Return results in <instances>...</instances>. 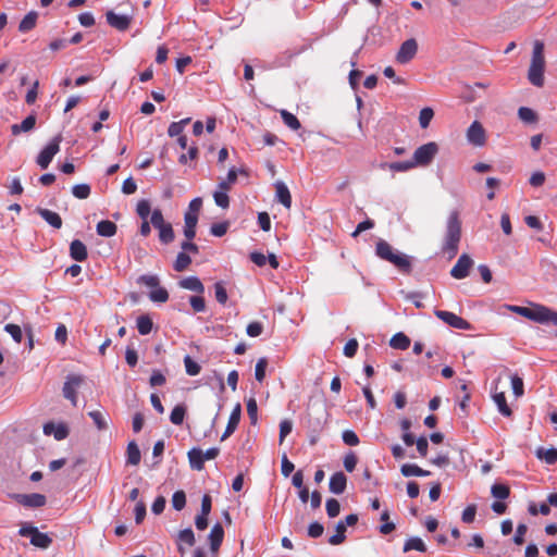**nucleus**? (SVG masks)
<instances>
[{
  "mask_svg": "<svg viewBox=\"0 0 557 557\" xmlns=\"http://www.w3.org/2000/svg\"><path fill=\"white\" fill-rule=\"evenodd\" d=\"M506 308L509 311L524 317L531 321L542 324L553 323L554 325H557V312L543 305H534L532 307L507 305Z\"/></svg>",
  "mask_w": 557,
  "mask_h": 557,
  "instance_id": "1",
  "label": "nucleus"
},
{
  "mask_svg": "<svg viewBox=\"0 0 557 557\" xmlns=\"http://www.w3.org/2000/svg\"><path fill=\"white\" fill-rule=\"evenodd\" d=\"M545 72V57H544V42L535 40L533 42V50L530 66L528 70V79L535 87L544 85Z\"/></svg>",
  "mask_w": 557,
  "mask_h": 557,
  "instance_id": "2",
  "label": "nucleus"
},
{
  "mask_svg": "<svg viewBox=\"0 0 557 557\" xmlns=\"http://www.w3.org/2000/svg\"><path fill=\"white\" fill-rule=\"evenodd\" d=\"M376 256L391 262L403 273L411 272V261L409 256L395 250L387 242L380 239L375 247Z\"/></svg>",
  "mask_w": 557,
  "mask_h": 557,
  "instance_id": "3",
  "label": "nucleus"
},
{
  "mask_svg": "<svg viewBox=\"0 0 557 557\" xmlns=\"http://www.w3.org/2000/svg\"><path fill=\"white\" fill-rule=\"evenodd\" d=\"M461 237V222L459 220V214L457 211H453L449 213L447 223H446V234L445 240L443 245V250L446 252L449 258L456 256L458 251V245Z\"/></svg>",
  "mask_w": 557,
  "mask_h": 557,
  "instance_id": "4",
  "label": "nucleus"
},
{
  "mask_svg": "<svg viewBox=\"0 0 557 557\" xmlns=\"http://www.w3.org/2000/svg\"><path fill=\"white\" fill-rule=\"evenodd\" d=\"M21 536H29L32 545L46 549L52 543V540L47 533H41L39 530L30 524H24L18 530Z\"/></svg>",
  "mask_w": 557,
  "mask_h": 557,
  "instance_id": "5",
  "label": "nucleus"
},
{
  "mask_svg": "<svg viewBox=\"0 0 557 557\" xmlns=\"http://www.w3.org/2000/svg\"><path fill=\"white\" fill-rule=\"evenodd\" d=\"M61 141L62 137L58 135L39 152L36 162L42 170L49 166L53 157L60 151Z\"/></svg>",
  "mask_w": 557,
  "mask_h": 557,
  "instance_id": "6",
  "label": "nucleus"
},
{
  "mask_svg": "<svg viewBox=\"0 0 557 557\" xmlns=\"http://www.w3.org/2000/svg\"><path fill=\"white\" fill-rule=\"evenodd\" d=\"M437 151L438 146L433 141L420 146L413 153L412 162H414V166L428 165L434 159Z\"/></svg>",
  "mask_w": 557,
  "mask_h": 557,
  "instance_id": "7",
  "label": "nucleus"
},
{
  "mask_svg": "<svg viewBox=\"0 0 557 557\" xmlns=\"http://www.w3.org/2000/svg\"><path fill=\"white\" fill-rule=\"evenodd\" d=\"M417 52H418L417 40L414 38L407 39L400 45V47L395 55V60L399 64H403V65L407 64L416 57Z\"/></svg>",
  "mask_w": 557,
  "mask_h": 557,
  "instance_id": "8",
  "label": "nucleus"
},
{
  "mask_svg": "<svg viewBox=\"0 0 557 557\" xmlns=\"http://www.w3.org/2000/svg\"><path fill=\"white\" fill-rule=\"evenodd\" d=\"M83 383V377L76 374L66 376L63 385V396L69 399L73 406L77 405V389Z\"/></svg>",
  "mask_w": 557,
  "mask_h": 557,
  "instance_id": "9",
  "label": "nucleus"
},
{
  "mask_svg": "<svg viewBox=\"0 0 557 557\" xmlns=\"http://www.w3.org/2000/svg\"><path fill=\"white\" fill-rule=\"evenodd\" d=\"M435 315L451 327H455L458 330H470L471 329V324L467 320L455 314L454 312L436 310Z\"/></svg>",
  "mask_w": 557,
  "mask_h": 557,
  "instance_id": "10",
  "label": "nucleus"
},
{
  "mask_svg": "<svg viewBox=\"0 0 557 557\" xmlns=\"http://www.w3.org/2000/svg\"><path fill=\"white\" fill-rule=\"evenodd\" d=\"M11 497L15 499L20 505L28 508L42 507L47 502L46 496L39 493L13 494Z\"/></svg>",
  "mask_w": 557,
  "mask_h": 557,
  "instance_id": "11",
  "label": "nucleus"
},
{
  "mask_svg": "<svg viewBox=\"0 0 557 557\" xmlns=\"http://www.w3.org/2000/svg\"><path fill=\"white\" fill-rule=\"evenodd\" d=\"M473 265V260L466 253L461 255L456 264L450 270V275L454 278L461 280L469 275L470 269Z\"/></svg>",
  "mask_w": 557,
  "mask_h": 557,
  "instance_id": "12",
  "label": "nucleus"
},
{
  "mask_svg": "<svg viewBox=\"0 0 557 557\" xmlns=\"http://www.w3.org/2000/svg\"><path fill=\"white\" fill-rule=\"evenodd\" d=\"M467 139L468 141L475 146V147H482L485 145L486 136H485V129L483 128L482 124L478 121H474L469 128L467 129Z\"/></svg>",
  "mask_w": 557,
  "mask_h": 557,
  "instance_id": "13",
  "label": "nucleus"
},
{
  "mask_svg": "<svg viewBox=\"0 0 557 557\" xmlns=\"http://www.w3.org/2000/svg\"><path fill=\"white\" fill-rule=\"evenodd\" d=\"M108 24L117 29V30H126L132 22V17L128 15L116 14L113 11H108L106 14Z\"/></svg>",
  "mask_w": 557,
  "mask_h": 557,
  "instance_id": "14",
  "label": "nucleus"
},
{
  "mask_svg": "<svg viewBox=\"0 0 557 557\" xmlns=\"http://www.w3.org/2000/svg\"><path fill=\"white\" fill-rule=\"evenodd\" d=\"M240 414H242V406H240V404H236V406L233 408V410L231 412L226 429L221 436V441H225L228 436H231L235 432V430L237 429L239 421H240Z\"/></svg>",
  "mask_w": 557,
  "mask_h": 557,
  "instance_id": "15",
  "label": "nucleus"
},
{
  "mask_svg": "<svg viewBox=\"0 0 557 557\" xmlns=\"http://www.w3.org/2000/svg\"><path fill=\"white\" fill-rule=\"evenodd\" d=\"M44 433L46 435H53L57 441H62L69 435V429L64 423L49 422L44 425Z\"/></svg>",
  "mask_w": 557,
  "mask_h": 557,
  "instance_id": "16",
  "label": "nucleus"
},
{
  "mask_svg": "<svg viewBox=\"0 0 557 557\" xmlns=\"http://www.w3.org/2000/svg\"><path fill=\"white\" fill-rule=\"evenodd\" d=\"M224 537V530L220 523L212 527L209 533L210 549L213 554L218 553Z\"/></svg>",
  "mask_w": 557,
  "mask_h": 557,
  "instance_id": "17",
  "label": "nucleus"
},
{
  "mask_svg": "<svg viewBox=\"0 0 557 557\" xmlns=\"http://www.w3.org/2000/svg\"><path fill=\"white\" fill-rule=\"evenodd\" d=\"M276 200L282 203L285 208L289 209L292 206V196L288 187L285 183L277 181L274 184Z\"/></svg>",
  "mask_w": 557,
  "mask_h": 557,
  "instance_id": "18",
  "label": "nucleus"
},
{
  "mask_svg": "<svg viewBox=\"0 0 557 557\" xmlns=\"http://www.w3.org/2000/svg\"><path fill=\"white\" fill-rule=\"evenodd\" d=\"M347 478L343 472H336L330 478V491L334 494H343L346 490Z\"/></svg>",
  "mask_w": 557,
  "mask_h": 557,
  "instance_id": "19",
  "label": "nucleus"
},
{
  "mask_svg": "<svg viewBox=\"0 0 557 557\" xmlns=\"http://www.w3.org/2000/svg\"><path fill=\"white\" fill-rule=\"evenodd\" d=\"M36 212L52 227L60 228L62 226V219L57 212L44 208H37Z\"/></svg>",
  "mask_w": 557,
  "mask_h": 557,
  "instance_id": "20",
  "label": "nucleus"
},
{
  "mask_svg": "<svg viewBox=\"0 0 557 557\" xmlns=\"http://www.w3.org/2000/svg\"><path fill=\"white\" fill-rule=\"evenodd\" d=\"M188 460L190 468L197 471H200L203 469L205 465V458H203V451L200 448H191L188 454Z\"/></svg>",
  "mask_w": 557,
  "mask_h": 557,
  "instance_id": "21",
  "label": "nucleus"
},
{
  "mask_svg": "<svg viewBox=\"0 0 557 557\" xmlns=\"http://www.w3.org/2000/svg\"><path fill=\"white\" fill-rule=\"evenodd\" d=\"M178 285L182 288L202 294L205 286L197 276H188L180 281Z\"/></svg>",
  "mask_w": 557,
  "mask_h": 557,
  "instance_id": "22",
  "label": "nucleus"
},
{
  "mask_svg": "<svg viewBox=\"0 0 557 557\" xmlns=\"http://www.w3.org/2000/svg\"><path fill=\"white\" fill-rule=\"evenodd\" d=\"M198 223V216L185 213L184 215V235L188 240H191L196 236V226Z\"/></svg>",
  "mask_w": 557,
  "mask_h": 557,
  "instance_id": "23",
  "label": "nucleus"
},
{
  "mask_svg": "<svg viewBox=\"0 0 557 557\" xmlns=\"http://www.w3.org/2000/svg\"><path fill=\"white\" fill-rule=\"evenodd\" d=\"M70 255L76 261H84L87 258V248L83 242L75 239L71 243Z\"/></svg>",
  "mask_w": 557,
  "mask_h": 557,
  "instance_id": "24",
  "label": "nucleus"
},
{
  "mask_svg": "<svg viewBox=\"0 0 557 557\" xmlns=\"http://www.w3.org/2000/svg\"><path fill=\"white\" fill-rule=\"evenodd\" d=\"M35 125L36 116L34 114H30L26 119H24L21 124H13L11 126V132L13 135H18L22 132H30L35 127Z\"/></svg>",
  "mask_w": 557,
  "mask_h": 557,
  "instance_id": "25",
  "label": "nucleus"
},
{
  "mask_svg": "<svg viewBox=\"0 0 557 557\" xmlns=\"http://www.w3.org/2000/svg\"><path fill=\"white\" fill-rule=\"evenodd\" d=\"M182 544L193 546L195 544V534L190 528L180 531L177 535V549L181 554H184Z\"/></svg>",
  "mask_w": 557,
  "mask_h": 557,
  "instance_id": "26",
  "label": "nucleus"
},
{
  "mask_svg": "<svg viewBox=\"0 0 557 557\" xmlns=\"http://www.w3.org/2000/svg\"><path fill=\"white\" fill-rule=\"evenodd\" d=\"M400 472L404 476H428L430 475V471L421 469L419 466L414 463H405L400 468Z\"/></svg>",
  "mask_w": 557,
  "mask_h": 557,
  "instance_id": "27",
  "label": "nucleus"
},
{
  "mask_svg": "<svg viewBox=\"0 0 557 557\" xmlns=\"http://www.w3.org/2000/svg\"><path fill=\"white\" fill-rule=\"evenodd\" d=\"M382 169H388L393 172H407L414 166V162L412 160L408 161H399V162H392V163H383L381 164Z\"/></svg>",
  "mask_w": 557,
  "mask_h": 557,
  "instance_id": "28",
  "label": "nucleus"
},
{
  "mask_svg": "<svg viewBox=\"0 0 557 557\" xmlns=\"http://www.w3.org/2000/svg\"><path fill=\"white\" fill-rule=\"evenodd\" d=\"M97 233L103 237H111L116 233V225L112 221L103 220L97 224Z\"/></svg>",
  "mask_w": 557,
  "mask_h": 557,
  "instance_id": "29",
  "label": "nucleus"
},
{
  "mask_svg": "<svg viewBox=\"0 0 557 557\" xmlns=\"http://www.w3.org/2000/svg\"><path fill=\"white\" fill-rule=\"evenodd\" d=\"M38 14L35 11L28 12L20 22L18 30L27 33L36 26Z\"/></svg>",
  "mask_w": 557,
  "mask_h": 557,
  "instance_id": "30",
  "label": "nucleus"
},
{
  "mask_svg": "<svg viewBox=\"0 0 557 557\" xmlns=\"http://www.w3.org/2000/svg\"><path fill=\"white\" fill-rule=\"evenodd\" d=\"M137 330L140 335H148L153 327L152 320L149 315L143 314L137 318L136 321Z\"/></svg>",
  "mask_w": 557,
  "mask_h": 557,
  "instance_id": "31",
  "label": "nucleus"
},
{
  "mask_svg": "<svg viewBox=\"0 0 557 557\" xmlns=\"http://www.w3.org/2000/svg\"><path fill=\"white\" fill-rule=\"evenodd\" d=\"M389 345L395 349L405 350L410 346V339L404 333H397L391 338Z\"/></svg>",
  "mask_w": 557,
  "mask_h": 557,
  "instance_id": "32",
  "label": "nucleus"
},
{
  "mask_svg": "<svg viewBox=\"0 0 557 557\" xmlns=\"http://www.w3.org/2000/svg\"><path fill=\"white\" fill-rule=\"evenodd\" d=\"M159 231V239L162 244H170L174 240V231L171 223H165L164 225L157 228Z\"/></svg>",
  "mask_w": 557,
  "mask_h": 557,
  "instance_id": "33",
  "label": "nucleus"
},
{
  "mask_svg": "<svg viewBox=\"0 0 557 557\" xmlns=\"http://www.w3.org/2000/svg\"><path fill=\"white\" fill-rule=\"evenodd\" d=\"M493 399H494V403L496 404L497 408H498V411L505 416V417H510L511 416V409L509 408V406L507 405V401H506V396L503 392L500 393H496L494 396H493Z\"/></svg>",
  "mask_w": 557,
  "mask_h": 557,
  "instance_id": "34",
  "label": "nucleus"
},
{
  "mask_svg": "<svg viewBox=\"0 0 557 557\" xmlns=\"http://www.w3.org/2000/svg\"><path fill=\"white\" fill-rule=\"evenodd\" d=\"M536 456L541 460H544L548 465H554L557 461V449L555 448H539L536 450Z\"/></svg>",
  "mask_w": 557,
  "mask_h": 557,
  "instance_id": "35",
  "label": "nucleus"
},
{
  "mask_svg": "<svg viewBox=\"0 0 557 557\" xmlns=\"http://www.w3.org/2000/svg\"><path fill=\"white\" fill-rule=\"evenodd\" d=\"M127 463L137 466L140 462V450L135 442L127 445Z\"/></svg>",
  "mask_w": 557,
  "mask_h": 557,
  "instance_id": "36",
  "label": "nucleus"
},
{
  "mask_svg": "<svg viewBox=\"0 0 557 557\" xmlns=\"http://www.w3.org/2000/svg\"><path fill=\"white\" fill-rule=\"evenodd\" d=\"M335 531H336V533L329 539V543L331 545H339L346 539V536H345L346 528H345V523L343 521H339L336 524Z\"/></svg>",
  "mask_w": 557,
  "mask_h": 557,
  "instance_id": "37",
  "label": "nucleus"
},
{
  "mask_svg": "<svg viewBox=\"0 0 557 557\" xmlns=\"http://www.w3.org/2000/svg\"><path fill=\"white\" fill-rule=\"evenodd\" d=\"M412 549H416L419 552H425L426 546L420 537H410L406 541V543L404 545V552H409Z\"/></svg>",
  "mask_w": 557,
  "mask_h": 557,
  "instance_id": "38",
  "label": "nucleus"
},
{
  "mask_svg": "<svg viewBox=\"0 0 557 557\" xmlns=\"http://www.w3.org/2000/svg\"><path fill=\"white\" fill-rule=\"evenodd\" d=\"M281 117L285 125H287L289 128L297 131L300 128V122L299 120L290 112L286 110L281 111Z\"/></svg>",
  "mask_w": 557,
  "mask_h": 557,
  "instance_id": "39",
  "label": "nucleus"
},
{
  "mask_svg": "<svg viewBox=\"0 0 557 557\" xmlns=\"http://www.w3.org/2000/svg\"><path fill=\"white\" fill-rule=\"evenodd\" d=\"M149 298L153 302H165L169 299V293L163 287H156L149 293Z\"/></svg>",
  "mask_w": 557,
  "mask_h": 557,
  "instance_id": "40",
  "label": "nucleus"
},
{
  "mask_svg": "<svg viewBox=\"0 0 557 557\" xmlns=\"http://www.w3.org/2000/svg\"><path fill=\"white\" fill-rule=\"evenodd\" d=\"M190 262H191L190 257L186 252L182 251L176 257V260L173 265L174 270L177 272H182L187 269V267L190 264Z\"/></svg>",
  "mask_w": 557,
  "mask_h": 557,
  "instance_id": "41",
  "label": "nucleus"
},
{
  "mask_svg": "<svg viewBox=\"0 0 557 557\" xmlns=\"http://www.w3.org/2000/svg\"><path fill=\"white\" fill-rule=\"evenodd\" d=\"M185 413H186V409L184 406H182V405L175 406L170 414L171 422L175 425H181L184 421Z\"/></svg>",
  "mask_w": 557,
  "mask_h": 557,
  "instance_id": "42",
  "label": "nucleus"
},
{
  "mask_svg": "<svg viewBox=\"0 0 557 557\" xmlns=\"http://www.w3.org/2000/svg\"><path fill=\"white\" fill-rule=\"evenodd\" d=\"M72 194L78 199H86L90 195V186L88 184H77L72 188Z\"/></svg>",
  "mask_w": 557,
  "mask_h": 557,
  "instance_id": "43",
  "label": "nucleus"
},
{
  "mask_svg": "<svg viewBox=\"0 0 557 557\" xmlns=\"http://www.w3.org/2000/svg\"><path fill=\"white\" fill-rule=\"evenodd\" d=\"M136 212L137 214L139 215L140 219L143 220H147L148 216L151 214V207H150V202L148 200H140L138 201L137 203V207H136Z\"/></svg>",
  "mask_w": 557,
  "mask_h": 557,
  "instance_id": "44",
  "label": "nucleus"
},
{
  "mask_svg": "<svg viewBox=\"0 0 557 557\" xmlns=\"http://www.w3.org/2000/svg\"><path fill=\"white\" fill-rule=\"evenodd\" d=\"M491 493L497 499H505L509 496V487L504 484L492 485Z\"/></svg>",
  "mask_w": 557,
  "mask_h": 557,
  "instance_id": "45",
  "label": "nucleus"
},
{
  "mask_svg": "<svg viewBox=\"0 0 557 557\" xmlns=\"http://www.w3.org/2000/svg\"><path fill=\"white\" fill-rule=\"evenodd\" d=\"M215 299L219 304L224 305L227 301V292L223 282L214 284Z\"/></svg>",
  "mask_w": 557,
  "mask_h": 557,
  "instance_id": "46",
  "label": "nucleus"
},
{
  "mask_svg": "<svg viewBox=\"0 0 557 557\" xmlns=\"http://www.w3.org/2000/svg\"><path fill=\"white\" fill-rule=\"evenodd\" d=\"M434 116V112L431 108H423L419 114V123L422 128H426L430 125L431 120Z\"/></svg>",
  "mask_w": 557,
  "mask_h": 557,
  "instance_id": "47",
  "label": "nucleus"
},
{
  "mask_svg": "<svg viewBox=\"0 0 557 557\" xmlns=\"http://www.w3.org/2000/svg\"><path fill=\"white\" fill-rule=\"evenodd\" d=\"M88 416L92 419L94 423L98 428V430H104L107 429V420L104 414L101 411L95 410L90 411Z\"/></svg>",
  "mask_w": 557,
  "mask_h": 557,
  "instance_id": "48",
  "label": "nucleus"
},
{
  "mask_svg": "<svg viewBox=\"0 0 557 557\" xmlns=\"http://www.w3.org/2000/svg\"><path fill=\"white\" fill-rule=\"evenodd\" d=\"M186 505V495L183 491H176L172 496V506L175 510H182Z\"/></svg>",
  "mask_w": 557,
  "mask_h": 557,
  "instance_id": "49",
  "label": "nucleus"
},
{
  "mask_svg": "<svg viewBox=\"0 0 557 557\" xmlns=\"http://www.w3.org/2000/svg\"><path fill=\"white\" fill-rule=\"evenodd\" d=\"M511 387H512V392H513V395L518 398V397H521L524 393V386H523V381L520 376H518L517 374H513L511 375Z\"/></svg>",
  "mask_w": 557,
  "mask_h": 557,
  "instance_id": "50",
  "label": "nucleus"
},
{
  "mask_svg": "<svg viewBox=\"0 0 557 557\" xmlns=\"http://www.w3.org/2000/svg\"><path fill=\"white\" fill-rule=\"evenodd\" d=\"M325 507H326V512L330 518H335L339 515L341 505L337 499H335V498L327 499Z\"/></svg>",
  "mask_w": 557,
  "mask_h": 557,
  "instance_id": "51",
  "label": "nucleus"
},
{
  "mask_svg": "<svg viewBox=\"0 0 557 557\" xmlns=\"http://www.w3.org/2000/svg\"><path fill=\"white\" fill-rule=\"evenodd\" d=\"M214 202L218 207L226 209L230 206V198L227 193L215 190L213 193Z\"/></svg>",
  "mask_w": 557,
  "mask_h": 557,
  "instance_id": "52",
  "label": "nucleus"
},
{
  "mask_svg": "<svg viewBox=\"0 0 557 557\" xmlns=\"http://www.w3.org/2000/svg\"><path fill=\"white\" fill-rule=\"evenodd\" d=\"M247 413L252 424L258 420V405L253 397L247 400Z\"/></svg>",
  "mask_w": 557,
  "mask_h": 557,
  "instance_id": "53",
  "label": "nucleus"
},
{
  "mask_svg": "<svg viewBox=\"0 0 557 557\" xmlns=\"http://www.w3.org/2000/svg\"><path fill=\"white\" fill-rule=\"evenodd\" d=\"M518 115H519L520 120L525 123H533L536 120L535 112L532 109L527 108V107H521L518 110Z\"/></svg>",
  "mask_w": 557,
  "mask_h": 557,
  "instance_id": "54",
  "label": "nucleus"
},
{
  "mask_svg": "<svg viewBox=\"0 0 557 557\" xmlns=\"http://www.w3.org/2000/svg\"><path fill=\"white\" fill-rule=\"evenodd\" d=\"M138 283L153 289L159 286V277L154 274L141 275L138 278Z\"/></svg>",
  "mask_w": 557,
  "mask_h": 557,
  "instance_id": "55",
  "label": "nucleus"
},
{
  "mask_svg": "<svg viewBox=\"0 0 557 557\" xmlns=\"http://www.w3.org/2000/svg\"><path fill=\"white\" fill-rule=\"evenodd\" d=\"M268 366V361L265 358H260L257 361L256 369H255V376L256 380L259 382H262L265 376V369Z\"/></svg>",
  "mask_w": 557,
  "mask_h": 557,
  "instance_id": "56",
  "label": "nucleus"
},
{
  "mask_svg": "<svg viewBox=\"0 0 557 557\" xmlns=\"http://www.w3.org/2000/svg\"><path fill=\"white\" fill-rule=\"evenodd\" d=\"M184 363L187 374L194 376L200 372V366L196 361H194L189 356L185 357Z\"/></svg>",
  "mask_w": 557,
  "mask_h": 557,
  "instance_id": "57",
  "label": "nucleus"
},
{
  "mask_svg": "<svg viewBox=\"0 0 557 557\" xmlns=\"http://www.w3.org/2000/svg\"><path fill=\"white\" fill-rule=\"evenodd\" d=\"M342 438L343 442L349 446H357L359 444L358 435L351 430L344 431L342 434Z\"/></svg>",
  "mask_w": 557,
  "mask_h": 557,
  "instance_id": "58",
  "label": "nucleus"
},
{
  "mask_svg": "<svg viewBox=\"0 0 557 557\" xmlns=\"http://www.w3.org/2000/svg\"><path fill=\"white\" fill-rule=\"evenodd\" d=\"M149 222L154 228H158L166 223L160 209L152 210Z\"/></svg>",
  "mask_w": 557,
  "mask_h": 557,
  "instance_id": "59",
  "label": "nucleus"
},
{
  "mask_svg": "<svg viewBox=\"0 0 557 557\" xmlns=\"http://www.w3.org/2000/svg\"><path fill=\"white\" fill-rule=\"evenodd\" d=\"M4 330L12 336L16 343H21L23 338L22 330L16 324H7Z\"/></svg>",
  "mask_w": 557,
  "mask_h": 557,
  "instance_id": "60",
  "label": "nucleus"
},
{
  "mask_svg": "<svg viewBox=\"0 0 557 557\" xmlns=\"http://www.w3.org/2000/svg\"><path fill=\"white\" fill-rule=\"evenodd\" d=\"M263 332V325L260 322H251L247 325L246 333L250 337H257Z\"/></svg>",
  "mask_w": 557,
  "mask_h": 557,
  "instance_id": "61",
  "label": "nucleus"
},
{
  "mask_svg": "<svg viewBox=\"0 0 557 557\" xmlns=\"http://www.w3.org/2000/svg\"><path fill=\"white\" fill-rule=\"evenodd\" d=\"M358 350V342L355 338L349 339L344 346V355L348 358H352Z\"/></svg>",
  "mask_w": 557,
  "mask_h": 557,
  "instance_id": "62",
  "label": "nucleus"
},
{
  "mask_svg": "<svg viewBox=\"0 0 557 557\" xmlns=\"http://www.w3.org/2000/svg\"><path fill=\"white\" fill-rule=\"evenodd\" d=\"M189 302L195 312H202L206 309V302L201 296H191Z\"/></svg>",
  "mask_w": 557,
  "mask_h": 557,
  "instance_id": "63",
  "label": "nucleus"
},
{
  "mask_svg": "<svg viewBox=\"0 0 557 557\" xmlns=\"http://www.w3.org/2000/svg\"><path fill=\"white\" fill-rule=\"evenodd\" d=\"M228 228V223L222 222V223H214L211 225L210 233L213 236L221 237L223 236Z\"/></svg>",
  "mask_w": 557,
  "mask_h": 557,
  "instance_id": "64",
  "label": "nucleus"
}]
</instances>
